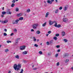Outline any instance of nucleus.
<instances>
[{
	"label": "nucleus",
	"instance_id": "473e14b6",
	"mask_svg": "<svg viewBox=\"0 0 73 73\" xmlns=\"http://www.w3.org/2000/svg\"><path fill=\"white\" fill-rule=\"evenodd\" d=\"M54 26H55V27H57V23H55L54 25Z\"/></svg>",
	"mask_w": 73,
	"mask_h": 73
},
{
	"label": "nucleus",
	"instance_id": "e2e57ef3",
	"mask_svg": "<svg viewBox=\"0 0 73 73\" xmlns=\"http://www.w3.org/2000/svg\"><path fill=\"white\" fill-rule=\"evenodd\" d=\"M36 68H34V70H36Z\"/></svg>",
	"mask_w": 73,
	"mask_h": 73
},
{
	"label": "nucleus",
	"instance_id": "79ce46f5",
	"mask_svg": "<svg viewBox=\"0 0 73 73\" xmlns=\"http://www.w3.org/2000/svg\"><path fill=\"white\" fill-rule=\"evenodd\" d=\"M8 51V49H7L5 50V52H7Z\"/></svg>",
	"mask_w": 73,
	"mask_h": 73
},
{
	"label": "nucleus",
	"instance_id": "6e6d98bb",
	"mask_svg": "<svg viewBox=\"0 0 73 73\" xmlns=\"http://www.w3.org/2000/svg\"><path fill=\"white\" fill-rule=\"evenodd\" d=\"M34 41H36V39H34Z\"/></svg>",
	"mask_w": 73,
	"mask_h": 73
},
{
	"label": "nucleus",
	"instance_id": "c85d7f7f",
	"mask_svg": "<svg viewBox=\"0 0 73 73\" xmlns=\"http://www.w3.org/2000/svg\"><path fill=\"white\" fill-rule=\"evenodd\" d=\"M64 41H65V42H68V40L66 39H64Z\"/></svg>",
	"mask_w": 73,
	"mask_h": 73
},
{
	"label": "nucleus",
	"instance_id": "58836bf2",
	"mask_svg": "<svg viewBox=\"0 0 73 73\" xmlns=\"http://www.w3.org/2000/svg\"><path fill=\"white\" fill-rule=\"evenodd\" d=\"M59 9L60 10H61V9H62V7H61L59 8Z\"/></svg>",
	"mask_w": 73,
	"mask_h": 73
},
{
	"label": "nucleus",
	"instance_id": "4be33fe9",
	"mask_svg": "<svg viewBox=\"0 0 73 73\" xmlns=\"http://www.w3.org/2000/svg\"><path fill=\"white\" fill-rule=\"evenodd\" d=\"M53 39L54 40H57V37L55 36L54 37Z\"/></svg>",
	"mask_w": 73,
	"mask_h": 73
},
{
	"label": "nucleus",
	"instance_id": "09e8293b",
	"mask_svg": "<svg viewBox=\"0 0 73 73\" xmlns=\"http://www.w3.org/2000/svg\"><path fill=\"white\" fill-rule=\"evenodd\" d=\"M14 34L13 33H12L11 34V36H13V35Z\"/></svg>",
	"mask_w": 73,
	"mask_h": 73
},
{
	"label": "nucleus",
	"instance_id": "4c0bfd02",
	"mask_svg": "<svg viewBox=\"0 0 73 73\" xmlns=\"http://www.w3.org/2000/svg\"><path fill=\"white\" fill-rule=\"evenodd\" d=\"M56 48H60V45H58L56 46Z\"/></svg>",
	"mask_w": 73,
	"mask_h": 73
},
{
	"label": "nucleus",
	"instance_id": "a18cd8bd",
	"mask_svg": "<svg viewBox=\"0 0 73 73\" xmlns=\"http://www.w3.org/2000/svg\"><path fill=\"white\" fill-rule=\"evenodd\" d=\"M4 31H5V32H7V29H4Z\"/></svg>",
	"mask_w": 73,
	"mask_h": 73
},
{
	"label": "nucleus",
	"instance_id": "9b49d317",
	"mask_svg": "<svg viewBox=\"0 0 73 73\" xmlns=\"http://www.w3.org/2000/svg\"><path fill=\"white\" fill-rule=\"evenodd\" d=\"M19 42V41H18V40H15V45H17V44H18V42Z\"/></svg>",
	"mask_w": 73,
	"mask_h": 73
},
{
	"label": "nucleus",
	"instance_id": "0eeeda50",
	"mask_svg": "<svg viewBox=\"0 0 73 73\" xmlns=\"http://www.w3.org/2000/svg\"><path fill=\"white\" fill-rule=\"evenodd\" d=\"M49 14V12H47L46 13V15L45 16V17H48V15Z\"/></svg>",
	"mask_w": 73,
	"mask_h": 73
},
{
	"label": "nucleus",
	"instance_id": "9d476101",
	"mask_svg": "<svg viewBox=\"0 0 73 73\" xmlns=\"http://www.w3.org/2000/svg\"><path fill=\"white\" fill-rule=\"evenodd\" d=\"M68 6H66V7H64V11H66L67 10V9H68Z\"/></svg>",
	"mask_w": 73,
	"mask_h": 73
},
{
	"label": "nucleus",
	"instance_id": "3c124183",
	"mask_svg": "<svg viewBox=\"0 0 73 73\" xmlns=\"http://www.w3.org/2000/svg\"><path fill=\"white\" fill-rule=\"evenodd\" d=\"M7 43H9V42H10V41L9 40H7Z\"/></svg>",
	"mask_w": 73,
	"mask_h": 73
},
{
	"label": "nucleus",
	"instance_id": "c9c22d12",
	"mask_svg": "<svg viewBox=\"0 0 73 73\" xmlns=\"http://www.w3.org/2000/svg\"><path fill=\"white\" fill-rule=\"evenodd\" d=\"M20 68H17V71H18V70H20Z\"/></svg>",
	"mask_w": 73,
	"mask_h": 73
},
{
	"label": "nucleus",
	"instance_id": "1a4fd4ad",
	"mask_svg": "<svg viewBox=\"0 0 73 73\" xmlns=\"http://www.w3.org/2000/svg\"><path fill=\"white\" fill-rule=\"evenodd\" d=\"M1 22L2 23H8V20H5L4 21H2Z\"/></svg>",
	"mask_w": 73,
	"mask_h": 73
},
{
	"label": "nucleus",
	"instance_id": "69168bd1",
	"mask_svg": "<svg viewBox=\"0 0 73 73\" xmlns=\"http://www.w3.org/2000/svg\"><path fill=\"white\" fill-rule=\"evenodd\" d=\"M17 40H20V38H17Z\"/></svg>",
	"mask_w": 73,
	"mask_h": 73
},
{
	"label": "nucleus",
	"instance_id": "72a5a7b5",
	"mask_svg": "<svg viewBox=\"0 0 73 73\" xmlns=\"http://www.w3.org/2000/svg\"><path fill=\"white\" fill-rule=\"evenodd\" d=\"M34 46H35V47H38V45L36 44H35L34 45Z\"/></svg>",
	"mask_w": 73,
	"mask_h": 73
},
{
	"label": "nucleus",
	"instance_id": "603ef678",
	"mask_svg": "<svg viewBox=\"0 0 73 73\" xmlns=\"http://www.w3.org/2000/svg\"><path fill=\"white\" fill-rule=\"evenodd\" d=\"M57 51L58 52H60V50L59 49Z\"/></svg>",
	"mask_w": 73,
	"mask_h": 73
},
{
	"label": "nucleus",
	"instance_id": "6e6552de",
	"mask_svg": "<svg viewBox=\"0 0 73 73\" xmlns=\"http://www.w3.org/2000/svg\"><path fill=\"white\" fill-rule=\"evenodd\" d=\"M22 15V13H19L17 14V16L18 17H20Z\"/></svg>",
	"mask_w": 73,
	"mask_h": 73
},
{
	"label": "nucleus",
	"instance_id": "5701e85b",
	"mask_svg": "<svg viewBox=\"0 0 73 73\" xmlns=\"http://www.w3.org/2000/svg\"><path fill=\"white\" fill-rule=\"evenodd\" d=\"M23 20V17H21L19 18V20Z\"/></svg>",
	"mask_w": 73,
	"mask_h": 73
},
{
	"label": "nucleus",
	"instance_id": "bf43d9fd",
	"mask_svg": "<svg viewBox=\"0 0 73 73\" xmlns=\"http://www.w3.org/2000/svg\"><path fill=\"white\" fill-rule=\"evenodd\" d=\"M53 23H57L56 21H54L53 22Z\"/></svg>",
	"mask_w": 73,
	"mask_h": 73
},
{
	"label": "nucleus",
	"instance_id": "4d7b16f0",
	"mask_svg": "<svg viewBox=\"0 0 73 73\" xmlns=\"http://www.w3.org/2000/svg\"><path fill=\"white\" fill-rule=\"evenodd\" d=\"M11 71H9L8 72V73H11Z\"/></svg>",
	"mask_w": 73,
	"mask_h": 73
},
{
	"label": "nucleus",
	"instance_id": "c756f323",
	"mask_svg": "<svg viewBox=\"0 0 73 73\" xmlns=\"http://www.w3.org/2000/svg\"><path fill=\"white\" fill-rule=\"evenodd\" d=\"M3 35L4 36H7V34L5 33L3 34Z\"/></svg>",
	"mask_w": 73,
	"mask_h": 73
},
{
	"label": "nucleus",
	"instance_id": "7c9ffc66",
	"mask_svg": "<svg viewBox=\"0 0 73 73\" xmlns=\"http://www.w3.org/2000/svg\"><path fill=\"white\" fill-rule=\"evenodd\" d=\"M56 36V37H58L59 36V34H56L55 35Z\"/></svg>",
	"mask_w": 73,
	"mask_h": 73
},
{
	"label": "nucleus",
	"instance_id": "052dcab7",
	"mask_svg": "<svg viewBox=\"0 0 73 73\" xmlns=\"http://www.w3.org/2000/svg\"><path fill=\"white\" fill-rule=\"evenodd\" d=\"M13 24H16V23L15 22V23H13Z\"/></svg>",
	"mask_w": 73,
	"mask_h": 73
},
{
	"label": "nucleus",
	"instance_id": "ddd939ff",
	"mask_svg": "<svg viewBox=\"0 0 73 73\" xmlns=\"http://www.w3.org/2000/svg\"><path fill=\"white\" fill-rule=\"evenodd\" d=\"M62 36H65V32H62Z\"/></svg>",
	"mask_w": 73,
	"mask_h": 73
},
{
	"label": "nucleus",
	"instance_id": "412c9836",
	"mask_svg": "<svg viewBox=\"0 0 73 73\" xmlns=\"http://www.w3.org/2000/svg\"><path fill=\"white\" fill-rule=\"evenodd\" d=\"M19 8H16L15 11L16 12H19Z\"/></svg>",
	"mask_w": 73,
	"mask_h": 73
},
{
	"label": "nucleus",
	"instance_id": "a211bd4d",
	"mask_svg": "<svg viewBox=\"0 0 73 73\" xmlns=\"http://www.w3.org/2000/svg\"><path fill=\"white\" fill-rule=\"evenodd\" d=\"M2 14L3 15H5L6 14V12L5 11H3L2 12Z\"/></svg>",
	"mask_w": 73,
	"mask_h": 73
},
{
	"label": "nucleus",
	"instance_id": "423d86ee",
	"mask_svg": "<svg viewBox=\"0 0 73 73\" xmlns=\"http://www.w3.org/2000/svg\"><path fill=\"white\" fill-rule=\"evenodd\" d=\"M53 24V22L51 20H50L49 22V24L50 25H52Z\"/></svg>",
	"mask_w": 73,
	"mask_h": 73
},
{
	"label": "nucleus",
	"instance_id": "ea45409f",
	"mask_svg": "<svg viewBox=\"0 0 73 73\" xmlns=\"http://www.w3.org/2000/svg\"><path fill=\"white\" fill-rule=\"evenodd\" d=\"M23 69H21V71L20 72V73H23Z\"/></svg>",
	"mask_w": 73,
	"mask_h": 73
},
{
	"label": "nucleus",
	"instance_id": "37998d69",
	"mask_svg": "<svg viewBox=\"0 0 73 73\" xmlns=\"http://www.w3.org/2000/svg\"><path fill=\"white\" fill-rule=\"evenodd\" d=\"M51 32H52V31H48V33L49 34H50V33H51Z\"/></svg>",
	"mask_w": 73,
	"mask_h": 73
},
{
	"label": "nucleus",
	"instance_id": "e433bc0d",
	"mask_svg": "<svg viewBox=\"0 0 73 73\" xmlns=\"http://www.w3.org/2000/svg\"><path fill=\"white\" fill-rule=\"evenodd\" d=\"M39 53L40 54H42V52L41 51H40Z\"/></svg>",
	"mask_w": 73,
	"mask_h": 73
},
{
	"label": "nucleus",
	"instance_id": "4468645a",
	"mask_svg": "<svg viewBox=\"0 0 73 73\" xmlns=\"http://www.w3.org/2000/svg\"><path fill=\"white\" fill-rule=\"evenodd\" d=\"M36 34H38V35L40 33V32L38 31H37L36 32Z\"/></svg>",
	"mask_w": 73,
	"mask_h": 73
},
{
	"label": "nucleus",
	"instance_id": "774afa93",
	"mask_svg": "<svg viewBox=\"0 0 73 73\" xmlns=\"http://www.w3.org/2000/svg\"><path fill=\"white\" fill-rule=\"evenodd\" d=\"M71 69H72V70H73V67H72L71 68Z\"/></svg>",
	"mask_w": 73,
	"mask_h": 73
},
{
	"label": "nucleus",
	"instance_id": "0e129e2a",
	"mask_svg": "<svg viewBox=\"0 0 73 73\" xmlns=\"http://www.w3.org/2000/svg\"><path fill=\"white\" fill-rule=\"evenodd\" d=\"M48 35H49L48 34H46V36H48Z\"/></svg>",
	"mask_w": 73,
	"mask_h": 73
},
{
	"label": "nucleus",
	"instance_id": "f257e3e1",
	"mask_svg": "<svg viewBox=\"0 0 73 73\" xmlns=\"http://www.w3.org/2000/svg\"><path fill=\"white\" fill-rule=\"evenodd\" d=\"M53 1H54V0H50V1L49 0H48L47 1V2L49 4H52V2H53Z\"/></svg>",
	"mask_w": 73,
	"mask_h": 73
},
{
	"label": "nucleus",
	"instance_id": "c03bdc74",
	"mask_svg": "<svg viewBox=\"0 0 73 73\" xmlns=\"http://www.w3.org/2000/svg\"><path fill=\"white\" fill-rule=\"evenodd\" d=\"M51 54V53H50H50H48V56H49Z\"/></svg>",
	"mask_w": 73,
	"mask_h": 73
},
{
	"label": "nucleus",
	"instance_id": "f8f14e48",
	"mask_svg": "<svg viewBox=\"0 0 73 73\" xmlns=\"http://www.w3.org/2000/svg\"><path fill=\"white\" fill-rule=\"evenodd\" d=\"M46 25V22H45L44 24L42 25V27H45Z\"/></svg>",
	"mask_w": 73,
	"mask_h": 73
},
{
	"label": "nucleus",
	"instance_id": "2eb2a0df",
	"mask_svg": "<svg viewBox=\"0 0 73 73\" xmlns=\"http://www.w3.org/2000/svg\"><path fill=\"white\" fill-rule=\"evenodd\" d=\"M68 56H69V55L68 54V53L64 55V57H68Z\"/></svg>",
	"mask_w": 73,
	"mask_h": 73
},
{
	"label": "nucleus",
	"instance_id": "7ed1b4c3",
	"mask_svg": "<svg viewBox=\"0 0 73 73\" xmlns=\"http://www.w3.org/2000/svg\"><path fill=\"white\" fill-rule=\"evenodd\" d=\"M68 19L67 18H64L63 19V21L65 23H67L68 22Z\"/></svg>",
	"mask_w": 73,
	"mask_h": 73
},
{
	"label": "nucleus",
	"instance_id": "a19ab883",
	"mask_svg": "<svg viewBox=\"0 0 73 73\" xmlns=\"http://www.w3.org/2000/svg\"><path fill=\"white\" fill-rule=\"evenodd\" d=\"M47 44L48 45H49V42H46Z\"/></svg>",
	"mask_w": 73,
	"mask_h": 73
},
{
	"label": "nucleus",
	"instance_id": "a878e982",
	"mask_svg": "<svg viewBox=\"0 0 73 73\" xmlns=\"http://www.w3.org/2000/svg\"><path fill=\"white\" fill-rule=\"evenodd\" d=\"M14 6H15V4L13 3L11 5V7H14Z\"/></svg>",
	"mask_w": 73,
	"mask_h": 73
},
{
	"label": "nucleus",
	"instance_id": "f3484780",
	"mask_svg": "<svg viewBox=\"0 0 73 73\" xmlns=\"http://www.w3.org/2000/svg\"><path fill=\"white\" fill-rule=\"evenodd\" d=\"M19 19H17L15 21V22L16 23V24L18 23V22L19 21Z\"/></svg>",
	"mask_w": 73,
	"mask_h": 73
},
{
	"label": "nucleus",
	"instance_id": "de8ad7c7",
	"mask_svg": "<svg viewBox=\"0 0 73 73\" xmlns=\"http://www.w3.org/2000/svg\"><path fill=\"white\" fill-rule=\"evenodd\" d=\"M31 32H34V29H32L31 30Z\"/></svg>",
	"mask_w": 73,
	"mask_h": 73
},
{
	"label": "nucleus",
	"instance_id": "f704fd0d",
	"mask_svg": "<svg viewBox=\"0 0 73 73\" xmlns=\"http://www.w3.org/2000/svg\"><path fill=\"white\" fill-rule=\"evenodd\" d=\"M56 65L57 66H59V65H60V63H59V62H57L56 64Z\"/></svg>",
	"mask_w": 73,
	"mask_h": 73
},
{
	"label": "nucleus",
	"instance_id": "864d4df0",
	"mask_svg": "<svg viewBox=\"0 0 73 73\" xmlns=\"http://www.w3.org/2000/svg\"><path fill=\"white\" fill-rule=\"evenodd\" d=\"M14 31H15V32H17V29H14Z\"/></svg>",
	"mask_w": 73,
	"mask_h": 73
},
{
	"label": "nucleus",
	"instance_id": "dca6fc26",
	"mask_svg": "<svg viewBox=\"0 0 73 73\" xmlns=\"http://www.w3.org/2000/svg\"><path fill=\"white\" fill-rule=\"evenodd\" d=\"M28 53V52L27 51H24V52H23V54H27Z\"/></svg>",
	"mask_w": 73,
	"mask_h": 73
},
{
	"label": "nucleus",
	"instance_id": "13d9d810",
	"mask_svg": "<svg viewBox=\"0 0 73 73\" xmlns=\"http://www.w3.org/2000/svg\"><path fill=\"white\" fill-rule=\"evenodd\" d=\"M2 10H4V7H3L2 8Z\"/></svg>",
	"mask_w": 73,
	"mask_h": 73
},
{
	"label": "nucleus",
	"instance_id": "20e7f679",
	"mask_svg": "<svg viewBox=\"0 0 73 73\" xmlns=\"http://www.w3.org/2000/svg\"><path fill=\"white\" fill-rule=\"evenodd\" d=\"M13 67L15 70H16V69H17V65L16 64H14Z\"/></svg>",
	"mask_w": 73,
	"mask_h": 73
},
{
	"label": "nucleus",
	"instance_id": "338daca9",
	"mask_svg": "<svg viewBox=\"0 0 73 73\" xmlns=\"http://www.w3.org/2000/svg\"><path fill=\"white\" fill-rule=\"evenodd\" d=\"M57 0H55V2H56V3L57 2Z\"/></svg>",
	"mask_w": 73,
	"mask_h": 73
},
{
	"label": "nucleus",
	"instance_id": "5fc2aeb1",
	"mask_svg": "<svg viewBox=\"0 0 73 73\" xmlns=\"http://www.w3.org/2000/svg\"><path fill=\"white\" fill-rule=\"evenodd\" d=\"M1 17H4V15H1Z\"/></svg>",
	"mask_w": 73,
	"mask_h": 73
},
{
	"label": "nucleus",
	"instance_id": "aec40b11",
	"mask_svg": "<svg viewBox=\"0 0 73 73\" xmlns=\"http://www.w3.org/2000/svg\"><path fill=\"white\" fill-rule=\"evenodd\" d=\"M31 11V10H30V9H27L26 11L27 12V13H29V12Z\"/></svg>",
	"mask_w": 73,
	"mask_h": 73
},
{
	"label": "nucleus",
	"instance_id": "2f4dec72",
	"mask_svg": "<svg viewBox=\"0 0 73 73\" xmlns=\"http://www.w3.org/2000/svg\"><path fill=\"white\" fill-rule=\"evenodd\" d=\"M55 13H58V9H56V11H55Z\"/></svg>",
	"mask_w": 73,
	"mask_h": 73
},
{
	"label": "nucleus",
	"instance_id": "f03ea898",
	"mask_svg": "<svg viewBox=\"0 0 73 73\" xmlns=\"http://www.w3.org/2000/svg\"><path fill=\"white\" fill-rule=\"evenodd\" d=\"M38 25L37 24H34L33 25V29H36V28L37 27Z\"/></svg>",
	"mask_w": 73,
	"mask_h": 73
},
{
	"label": "nucleus",
	"instance_id": "b1692460",
	"mask_svg": "<svg viewBox=\"0 0 73 73\" xmlns=\"http://www.w3.org/2000/svg\"><path fill=\"white\" fill-rule=\"evenodd\" d=\"M61 27V25H57V26L56 27H57V28H60V27Z\"/></svg>",
	"mask_w": 73,
	"mask_h": 73
},
{
	"label": "nucleus",
	"instance_id": "680f3d73",
	"mask_svg": "<svg viewBox=\"0 0 73 73\" xmlns=\"http://www.w3.org/2000/svg\"><path fill=\"white\" fill-rule=\"evenodd\" d=\"M39 40H40L39 39L37 40V41H38H38H39Z\"/></svg>",
	"mask_w": 73,
	"mask_h": 73
},
{
	"label": "nucleus",
	"instance_id": "39448f33",
	"mask_svg": "<svg viewBox=\"0 0 73 73\" xmlns=\"http://www.w3.org/2000/svg\"><path fill=\"white\" fill-rule=\"evenodd\" d=\"M20 48L21 50H24V49H25V46H21Z\"/></svg>",
	"mask_w": 73,
	"mask_h": 73
},
{
	"label": "nucleus",
	"instance_id": "49530a36",
	"mask_svg": "<svg viewBox=\"0 0 73 73\" xmlns=\"http://www.w3.org/2000/svg\"><path fill=\"white\" fill-rule=\"evenodd\" d=\"M12 3H15V0H13L12 1Z\"/></svg>",
	"mask_w": 73,
	"mask_h": 73
},
{
	"label": "nucleus",
	"instance_id": "6ab92c4d",
	"mask_svg": "<svg viewBox=\"0 0 73 73\" xmlns=\"http://www.w3.org/2000/svg\"><path fill=\"white\" fill-rule=\"evenodd\" d=\"M15 58H18V59H19V55H16L15 56Z\"/></svg>",
	"mask_w": 73,
	"mask_h": 73
},
{
	"label": "nucleus",
	"instance_id": "cd10ccee",
	"mask_svg": "<svg viewBox=\"0 0 73 73\" xmlns=\"http://www.w3.org/2000/svg\"><path fill=\"white\" fill-rule=\"evenodd\" d=\"M17 66H18V67L19 68H21V65H18Z\"/></svg>",
	"mask_w": 73,
	"mask_h": 73
},
{
	"label": "nucleus",
	"instance_id": "393cba45",
	"mask_svg": "<svg viewBox=\"0 0 73 73\" xmlns=\"http://www.w3.org/2000/svg\"><path fill=\"white\" fill-rule=\"evenodd\" d=\"M7 13H8V14H10V15H11V13H12V12L10 11H8L7 12Z\"/></svg>",
	"mask_w": 73,
	"mask_h": 73
},
{
	"label": "nucleus",
	"instance_id": "bb28decb",
	"mask_svg": "<svg viewBox=\"0 0 73 73\" xmlns=\"http://www.w3.org/2000/svg\"><path fill=\"white\" fill-rule=\"evenodd\" d=\"M68 61H69V59H66V61H65V62L66 63L68 62Z\"/></svg>",
	"mask_w": 73,
	"mask_h": 73
},
{
	"label": "nucleus",
	"instance_id": "8fccbe9b",
	"mask_svg": "<svg viewBox=\"0 0 73 73\" xmlns=\"http://www.w3.org/2000/svg\"><path fill=\"white\" fill-rule=\"evenodd\" d=\"M58 54H57L55 55V57H57L58 56Z\"/></svg>",
	"mask_w": 73,
	"mask_h": 73
}]
</instances>
